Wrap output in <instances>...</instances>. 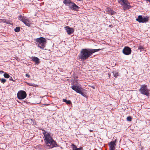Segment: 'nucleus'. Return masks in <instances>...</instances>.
I'll return each mask as SVG.
<instances>
[{
  "instance_id": "1",
  "label": "nucleus",
  "mask_w": 150,
  "mask_h": 150,
  "mask_svg": "<svg viewBox=\"0 0 150 150\" xmlns=\"http://www.w3.org/2000/svg\"><path fill=\"white\" fill-rule=\"evenodd\" d=\"M44 139L48 149H50L57 146V144L55 141L50 133L44 130H43Z\"/></svg>"
},
{
  "instance_id": "2",
  "label": "nucleus",
  "mask_w": 150,
  "mask_h": 150,
  "mask_svg": "<svg viewBox=\"0 0 150 150\" xmlns=\"http://www.w3.org/2000/svg\"><path fill=\"white\" fill-rule=\"evenodd\" d=\"M100 50V49H82L80 52L79 57L83 60H85L89 57L93 53L96 52H98Z\"/></svg>"
},
{
  "instance_id": "3",
  "label": "nucleus",
  "mask_w": 150,
  "mask_h": 150,
  "mask_svg": "<svg viewBox=\"0 0 150 150\" xmlns=\"http://www.w3.org/2000/svg\"><path fill=\"white\" fill-rule=\"evenodd\" d=\"M36 45L38 46L42 49H43L45 46L47 42L46 39L42 37L38 38L36 39Z\"/></svg>"
},
{
  "instance_id": "4",
  "label": "nucleus",
  "mask_w": 150,
  "mask_h": 150,
  "mask_svg": "<svg viewBox=\"0 0 150 150\" xmlns=\"http://www.w3.org/2000/svg\"><path fill=\"white\" fill-rule=\"evenodd\" d=\"M63 3L66 5L68 4L69 8L72 10L77 11L79 8V7L76 4L71 2L70 0H64Z\"/></svg>"
},
{
  "instance_id": "5",
  "label": "nucleus",
  "mask_w": 150,
  "mask_h": 150,
  "mask_svg": "<svg viewBox=\"0 0 150 150\" xmlns=\"http://www.w3.org/2000/svg\"><path fill=\"white\" fill-rule=\"evenodd\" d=\"M139 91L143 95L148 96L149 95V90L148 89L147 86L144 84L141 86V87Z\"/></svg>"
},
{
  "instance_id": "6",
  "label": "nucleus",
  "mask_w": 150,
  "mask_h": 150,
  "mask_svg": "<svg viewBox=\"0 0 150 150\" xmlns=\"http://www.w3.org/2000/svg\"><path fill=\"white\" fill-rule=\"evenodd\" d=\"M118 1L123 6L124 10L128 9L130 8V4L127 0H118Z\"/></svg>"
},
{
  "instance_id": "7",
  "label": "nucleus",
  "mask_w": 150,
  "mask_h": 150,
  "mask_svg": "<svg viewBox=\"0 0 150 150\" xmlns=\"http://www.w3.org/2000/svg\"><path fill=\"white\" fill-rule=\"evenodd\" d=\"M19 19L22 21L27 26H30L31 23L30 21L27 18L24 16H20L18 17Z\"/></svg>"
},
{
  "instance_id": "8",
  "label": "nucleus",
  "mask_w": 150,
  "mask_h": 150,
  "mask_svg": "<svg viewBox=\"0 0 150 150\" xmlns=\"http://www.w3.org/2000/svg\"><path fill=\"white\" fill-rule=\"evenodd\" d=\"M17 96L19 99L22 100L26 98L27 94L25 91L21 90L18 92L17 94Z\"/></svg>"
},
{
  "instance_id": "9",
  "label": "nucleus",
  "mask_w": 150,
  "mask_h": 150,
  "mask_svg": "<svg viewBox=\"0 0 150 150\" xmlns=\"http://www.w3.org/2000/svg\"><path fill=\"white\" fill-rule=\"evenodd\" d=\"M72 89L77 93H79L82 95L84 96V93L82 91V88L78 86L73 85L71 86Z\"/></svg>"
},
{
  "instance_id": "10",
  "label": "nucleus",
  "mask_w": 150,
  "mask_h": 150,
  "mask_svg": "<svg viewBox=\"0 0 150 150\" xmlns=\"http://www.w3.org/2000/svg\"><path fill=\"white\" fill-rule=\"evenodd\" d=\"M149 18L148 17L143 18L142 16H138V18L136 19V20L139 23H145L148 21Z\"/></svg>"
},
{
  "instance_id": "11",
  "label": "nucleus",
  "mask_w": 150,
  "mask_h": 150,
  "mask_svg": "<svg viewBox=\"0 0 150 150\" xmlns=\"http://www.w3.org/2000/svg\"><path fill=\"white\" fill-rule=\"evenodd\" d=\"M123 53L126 55H129L131 54V49L128 47H125L122 50Z\"/></svg>"
},
{
  "instance_id": "12",
  "label": "nucleus",
  "mask_w": 150,
  "mask_h": 150,
  "mask_svg": "<svg viewBox=\"0 0 150 150\" xmlns=\"http://www.w3.org/2000/svg\"><path fill=\"white\" fill-rule=\"evenodd\" d=\"M116 140L115 141H111L108 144L110 150H115V146L116 145Z\"/></svg>"
},
{
  "instance_id": "13",
  "label": "nucleus",
  "mask_w": 150,
  "mask_h": 150,
  "mask_svg": "<svg viewBox=\"0 0 150 150\" xmlns=\"http://www.w3.org/2000/svg\"><path fill=\"white\" fill-rule=\"evenodd\" d=\"M65 30L68 35H70L74 32V29L73 28H70L69 27L67 26L65 27Z\"/></svg>"
},
{
  "instance_id": "14",
  "label": "nucleus",
  "mask_w": 150,
  "mask_h": 150,
  "mask_svg": "<svg viewBox=\"0 0 150 150\" xmlns=\"http://www.w3.org/2000/svg\"><path fill=\"white\" fill-rule=\"evenodd\" d=\"M32 60L33 61L35 62L37 64H38L40 63V61L38 58L37 57H34L32 59Z\"/></svg>"
},
{
  "instance_id": "15",
  "label": "nucleus",
  "mask_w": 150,
  "mask_h": 150,
  "mask_svg": "<svg viewBox=\"0 0 150 150\" xmlns=\"http://www.w3.org/2000/svg\"><path fill=\"white\" fill-rule=\"evenodd\" d=\"M63 101L65 102L67 105H70L71 103V102L70 100H67L66 99H63Z\"/></svg>"
},
{
  "instance_id": "16",
  "label": "nucleus",
  "mask_w": 150,
  "mask_h": 150,
  "mask_svg": "<svg viewBox=\"0 0 150 150\" xmlns=\"http://www.w3.org/2000/svg\"><path fill=\"white\" fill-rule=\"evenodd\" d=\"M113 73L114 76L115 78H116L118 76V73L115 71H114L113 72Z\"/></svg>"
},
{
  "instance_id": "17",
  "label": "nucleus",
  "mask_w": 150,
  "mask_h": 150,
  "mask_svg": "<svg viewBox=\"0 0 150 150\" xmlns=\"http://www.w3.org/2000/svg\"><path fill=\"white\" fill-rule=\"evenodd\" d=\"M4 77L6 78H10V76L7 73H5L4 74Z\"/></svg>"
},
{
  "instance_id": "18",
  "label": "nucleus",
  "mask_w": 150,
  "mask_h": 150,
  "mask_svg": "<svg viewBox=\"0 0 150 150\" xmlns=\"http://www.w3.org/2000/svg\"><path fill=\"white\" fill-rule=\"evenodd\" d=\"M0 81L2 83H4L6 81V80L4 79H0Z\"/></svg>"
},
{
  "instance_id": "19",
  "label": "nucleus",
  "mask_w": 150,
  "mask_h": 150,
  "mask_svg": "<svg viewBox=\"0 0 150 150\" xmlns=\"http://www.w3.org/2000/svg\"><path fill=\"white\" fill-rule=\"evenodd\" d=\"M15 31L16 32H18L20 30L19 27H17L14 29Z\"/></svg>"
},
{
  "instance_id": "20",
  "label": "nucleus",
  "mask_w": 150,
  "mask_h": 150,
  "mask_svg": "<svg viewBox=\"0 0 150 150\" xmlns=\"http://www.w3.org/2000/svg\"><path fill=\"white\" fill-rule=\"evenodd\" d=\"M72 146L73 148V150H76L78 148H77L76 146L74 144H72Z\"/></svg>"
},
{
  "instance_id": "21",
  "label": "nucleus",
  "mask_w": 150,
  "mask_h": 150,
  "mask_svg": "<svg viewBox=\"0 0 150 150\" xmlns=\"http://www.w3.org/2000/svg\"><path fill=\"white\" fill-rule=\"evenodd\" d=\"M127 120L129 121H131L132 120V117L130 116L128 117H127Z\"/></svg>"
},
{
  "instance_id": "22",
  "label": "nucleus",
  "mask_w": 150,
  "mask_h": 150,
  "mask_svg": "<svg viewBox=\"0 0 150 150\" xmlns=\"http://www.w3.org/2000/svg\"><path fill=\"white\" fill-rule=\"evenodd\" d=\"M138 48L139 49L141 50H142L144 49V47L143 46H139Z\"/></svg>"
},
{
  "instance_id": "23",
  "label": "nucleus",
  "mask_w": 150,
  "mask_h": 150,
  "mask_svg": "<svg viewBox=\"0 0 150 150\" xmlns=\"http://www.w3.org/2000/svg\"><path fill=\"white\" fill-rule=\"evenodd\" d=\"M114 12H115L114 11H113L111 10V11H110L109 12V13L111 14V15H112L113 14H114Z\"/></svg>"
},
{
  "instance_id": "24",
  "label": "nucleus",
  "mask_w": 150,
  "mask_h": 150,
  "mask_svg": "<svg viewBox=\"0 0 150 150\" xmlns=\"http://www.w3.org/2000/svg\"><path fill=\"white\" fill-rule=\"evenodd\" d=\"M9 80L10 81H15L13 79L12 77H11L10 78Z\"/></svg>"
},
{
  "instance_id": "25",
  "label": "nucleus",
  "mask_w": 150,
  "mask_h": 150,
  "mask_svg": "<svg viewBox=\"0 0 150 150\" xmlns=\"http://www.w3.org/2000/svg\"><path fill=\"white\" fill-rule=\"evenodd\" d=\"M26 77H28V78H30V75L28 74H26Z\"/></svg>"
},
{
  "instance_id": "26",
  "label": "nucleus",
  "mask_w": 150,
  "mask_h": 150,
  "mask_svg": "<svg viewBox=\"0 0 150 150\" xmlns=\"http://www.w3.org/2000/svg\"><path fill=\"white\" fill-rule=\"evenodd\" d=\"M76 150H82L81 148H77Z\"/></svg>"
},
{
  "instance_id": "27",
  "label": "nucleus",
  "mask_w": 150,
  "mask_h": 150,
  "mask_svg": "<svg viewBox=\"0 0 150 150\" xmlns=\"http://www.w3.org/2000/svg\"><path fill=\"white\" fill-rule=\"evenodd\" d=\"M4 72L2 71H0V73H4Z\"/></svg>"
},
{
  "instance_id": "28",
  "label": "nucleus",
  "mask_w": 150,
  "mask_h": 150,
  "mask_svg": "<svg viewBox=\"0 0 150 150\" xmlns=\"http://www.w3.org/2000/svg\"><path fill=\"white\" fill-rule=\"evenodd\" d=\"M108 76L109 77V78H110V74H109V73H108Z\"/></svg>"
},
{
  "instance_id": "29",
  "label": "nucleus",
  "mask_w": 150,
  "mask_h": 150,
  "mask_svg": "<svg viewBox=\"0 0 150 150\" xmlns=\"http://www.w3.org/2000/svg\"><path fill=\"white\" fill-rule=\"evenodd\" d=\"M93 130H90V131L91 132H93Z\"/></svg>"
},
{
  "instance_id": "30",
  "label": "nucleus",
  "mask_w": 150,
  "mask_h": 150,
  "mask_svg": "<svg viewBox=\"0 0 150 150\" xmlns=\"http://www.w3.org/2000/svg\"><path fill=\"white\" fill-rule=\"evenodd\" d=\"M91 87L93 89L95 88L93 86H91Z\"/></svg>"
},
{
  "instance_id": "31",
  "label": "nucleus",
  "mask_w": 150,
  "mask_h": 150,
  "mask_svg": "<svg viewBox=\"0 0 150 150\" xmlns=\"http://www.w3.org/2000/svg\"><path fill=\"white\" fill-rule=\"evenodd\" d=\"M147 1L150 2V0H147Z\"/></svg>"
}]
</instances>
